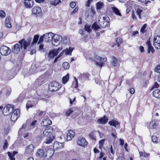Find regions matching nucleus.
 <instances>
[{
    "label": "nucleus",
    "mask_w": 160,
    "mask_h": 160,
    "mask_svg": "<svg viewBox=\"0 0 160 160\" xmlns=\"http://www.w3.org/2000/svg\"><path fill=\"white\" fill-rule=\"evenodd\" d=\"M110 21L109 17L107 16L99 18L98 22L99 25L103 28L108 27Z\"/></svg>",
    "instance_id": "1"
},
{
    "label": "nucleus",
    "mask_w": 160,
    "mask_h": 160,
    "mask_svg": "<svg viewBox=\"0 0 160 160\" xmlns=\"http://www.w3.org/2000/svg\"><path fill=\"white\" fill-rule=\"evenodd\" d=\"M39 37V35H35L33 39L32 42H31L30 47L28 48V51L30 52L31 55H32L36 52V49L35 46V44L38 42Z\"/></svg>",
    "instance_id": "2"
},
{
    "label": "nucleus",
    "mask_w": 160,
    "mask_h": 160,
    "mask_svg": "<svg viewBox=\"0 0 160 160\" xmlns=\"http://www.w3.org/2000/svg\"><path fill=\"white\" fill-rule=\"evenodd\" d=\"M32 38H28L26 40L23 39L19 42V43L21 46V48H23L24 50L26 49L28 47V48L30 47Z\"/></svg>",
    "instance_id": "3"
},
{
    "label": "nucleus",
    "mask_w": 160,
    "mask_h": 160,
    "mask_svg": "<svg viewBox=\"0 0 160 160\" xmlns=\"http://www.w3.org/2000/svg\"><path fill=\"white\" fill-rule=\"evenodd\" d=\"M61 87V85L55 81H52L48 85V89L52 92H55L58 91Z\"/></svg>",
    "instance_id": "4"
},
{
    "label": "nucleus",
    "mask_w": 160,
    "mask_h": 160,
    "mask_svg": "<svg viewBox=\"0 0 160 160\" xmlns=\"http://www.w3.org/2000/svg\"><path fill=\"white\" fill-rule=\"evenodd\" d=\"M63 41L62 36L59 34H54L52 39V44L53 46H58L61 44Z\"/></svg>",
    "instance_id": "5"
},
{
    "label": "nucleus",
    "mask_w": 160,
    "mask_h": 160,
    "mask_svg": "<svg viewBox=\"0 0 160 160\" xmlns=\"http://www.w3.org/2000/svg\"><path fill=\"white\" fill-rule=\"evenodd\" d=\"M14 105L12 104H8L6 105L2 110V113L5 116L9 115L13 110Z\"/></svg>",
    "instance_id": "6"
},
{
    "label": "nucleus",
    "mask_w": 160,
    "mask_h": 160,
    "mask_svg": "<svg viewBox=\"0 0 160 160\" xmlns=\"http://www.w3.org/2000/svg\"><path fill=\"white\" fill-rule=\"evenodd\" d=\"M53 132V128L50 126H48L45 127V129L43 131V135L44 137H48L52 136Z\"/></svg>",
    "instance_id": "7"
},
{
    "label": "nucleus",
    "mask_w": 160,
    "mask_h": 160,
    "mask_svg": "<svg viewBox=\"0 0 160 160\" xmlns=\"http://www.w3.org/2000/svg\"><path fill=\"white\" fill-rule=\"evenodd\" d=\"M11 52V49L5 46H2L0 48V53L2 55H7Z\"/></svg>",
    "instance_id": "8"
},
{
    "label": "nucleus",
    "mask_w": 160,
    "mask_h": 160,
    "mask_svg": "<svg viewBox=\"0 0 160 160\" xmlns=\"http://www.w3.org/2000/svg\"><path fill=\"white\" fill-rule=\"evenodd\" d=\"M95 58L97 60L99 61V62H98L97 61H96V64L97 66H100L101 68L103 66L104 64L103 62H106L107 60V58H102L97 55H95Z\"/></svg>",
    "instance_id": "9"
},
{
    "label": "nucleus",
    "mask_w": 160,
    "mask_h": 160,
    "mask_svg": "<svg viewBox=\"0 0 160 160\" xmlns=\"http://www.w3.org/2000/svg\"><path fill=\"white\" fill-rule=\"evenodd\" d=\"M34 146L32 144H30L26 146L25 148L24 153L26 155H29L33 153Z\"/></svg>",
    "instance_id": "10"
},
{
    "label": "nucleus",
    "mask_w": 160,
    "mask_h": 160,
    "mask_svg": "<svg viewBox=\"0 0 160 160\" xmlns=\"http://www.w3.org/2000/svg\"><path fill=\"white\" fill-rule=\"evenodd\" d=\"M54 153V150L53 149L50 148L47 149L45 152L44 159L45 160H48L50 159Z\"/></svg>",
    "instance_id": "11"
},
{
    "label": "nucleus",
    "mask_w": 160,
    "mask_h": 160,
    "mask_svg": "<svg viewBox=\"0 0 160 160\" xmlns=\"http://www.w3.org/2000/svg\"><path fill=\"white\" fill-rule=\"evenodd\" d=\"M12 113L11 119L12 121L16 120L20 116V111L18 109H15L13 111Z\"/></svg>",
    "instance_id": "12"
},
{
    "label": "nucleus",
    "mask_w": 160,
    "mask_h": 160,
    "mask_svg": "<svg viewBox=\"0 0 160 160\" xmlns=\"http://www.w3.org/2000/svg\"><path fill=\"white\" fill-rule=\"evenodd\" d=\"M44 37V41L47 42H50L52 41L54 34L51 32L47 33L43 35Z\"/></svg>",
    "instance_id": "13"
},
{
    "label": "nucleus",
    "mask_w": 160,
    "mask_h": 160,
    "mask_svg": "<svg viewBox=\"0 0 160 160\" xmlns=\"http://www.w3.org/2000/svg\"><path fill=\"white\" fill-rule=\"evenodd\" d=\"M153 45L156 49H160V36H157L156 37H154Z\"/></svg>",
    "instance_id": "14"
},
{
    "label": "nucleus",
    "mask_w": 160,
    "mask_h": 160,
    "mask_svg": "<svg viewBox=\"0 0 160 160\" xmlns=\"http://www.w3.org/2000/svg\"><path fill=\"white\" fill-rule=\"evenodd\" d=\"M78 144L80 146L85 147L88 144V142L84 138L80 137L78 138L77 141Z\"/></svg>",
    "instance_id": "15"
},
{
    "label": "nucleus",
    "mask_w": 160,
    "mask_h": 160,
    "mask_svg": "<svg viewBox=\"0 0 160 160\" xmlns=\"http://www.w3.org/2000/svg\"><path fill=\"white\" fill-rule=\"evenodd\" d=\"M24 5L27 8H31L34 5V2L33 0H24Z\"/></svg>",
    "instance_id": "16"
},
{
    "label": "nucleus",
    "mask_w": 160,
    "mask_h": 160,
    "mask_svg": "<svg viewBox=\"0 0 160 160\" xmlns=\"http://www.w3.org/2000/svg\"><path fill=\"white\" fill-rule=\"evenodd\" d=\"M52 124L51 121L48 118L43 119L41 123V126L46 127L49 126L48 125Z\"/></svg>",
    "instance_id": "17"
},
{
    "label": "nucleus",
    "mask_w": 160,
    "mask_h": 160,
    "mask_svg": "<svg viewBox=\"0 0 160 160\" xmlns=\"http://www.w3.org/2000/svg\"><path fill=\"white\" fill-rule=\"evenodd\" d=\"M158 121L156 120L152 119L150 122L149 125V128L151 129H155L158 127Z\"/></svg>",
    "instance_id": "18"
},
{
    "label": "nucleus",
    "mask_w": 160,
    "mask_h": 160,
    "mask_svg": "<svg viewBox=\"0 0 160 160\" xmlns=\"http://www.w3.org/2000/svg\"><path fill=\"white\" fill-rule=\"evenodd\" d=\"M75 135V133L71 130H69L67 134V140L69 141L73 138Z\"/></svg>",
    "instance_id": "19"
},
{
    "label": "nucleus",
    "mask_w": 160,
    "mask_h": 160,
    "mask_svg": "<svg viewBox=\"0 0 160 160\" xmlns=\"http://www.w3.org/2000/svg\"><path fill=\"white\" fill-rule=\"evenodd\" d=\"M146 44L148 46V52L149 53L151 52L152 53H153L154 51V49L151 45L150 39L147 42Z\"/></svg>",
    "instance_id": "20"
},
{
    "label": "nucleus",
    "mask_w": 160,
    "mask_h": 160,
    "mask_svg": "<svg viewBox=\"0 0 160 160\" xmlns=\"http://www.w3.org/2000/svg\"><path fill=\"white\" fill-rule=\"evenodd\" d=\"M108 119L105 116H104L103 118H100L97 120L99 124H104L108 121Z\"/></svg>",
    "instance_id": "21"
},
{
    "label": "nucleus",
    "mask_w": 160,
    "mask_h": 160,
    "mask_svg": "<svg viewBox=\"0 0 160 160\" xmlns=\"http://www.w3.org/2000/svg\"><path fill=\"white\" fill-rule=\"evenodd\" d=\"M32 11L33 14L37 15L41 14L42 12V10L40 7H35L32 9Z\"/></svg>",
    "instance_id": "22"
},
{
    "label": "nucleus",
    "mask_w": 160,
    "mask_h": 160,
    "mask_svg": "<svg viewBox=\"0 0 160 160\" xmlns=\"http://www.w3.org/2000/svg\"><path fill=\"white\" fill-rule=\"evenodd\" d=\"M64 144L63 143H59V142H55L53 145V148L55 149L58 148H63Z\"/></svg>",
    "instance_id": "23"
},
{
    "label": "nucleus",
    "mask_w": 160,
    "mask_h": 160,
    "mask_svg": "<svg viewBox=\"0 0 160 160\" xmlns=\"http://www.w3.org/2000/svg\"><path fill=\"white\" fill-rule=\"evenodd\" d=\"M20 45L19 43H16L14 46L13 48H12V51L14 53H18L19 52L21 48Z\"/></svg>",
    "instance_id": "24"
},
{
    "label": "nucleus",
    "mask_w": 160,
    "mask_h": 160,
    "mask_svg": "<svg viewBox=\"0 0 160 160\" xmlns=\"http://www.w3.org/2000/svg\"><path fill=\"white\" fill-rule=\"evenodd\" d=\"M58 53V50H54L49 52L48 57L51 58H52L55 56H57Z\"/></svg>",
    "instance_id": "25"
},
{
    "label": "nucleus",
    "mask_w": 160,
    "mask_h": 160,
    "mask_svg": "<svg viewBox=\"0 0 160 160\" xmlns=\"http://www.w3.org/2000/svg\"><path fill=\"white\" fill-rule=\"evenodd\" d=\"M89 75V74L88 73H84L81 74L79 76V78L82 80L85 81L88 79Z\"/></svg>",
    "instance_id": "26"
},
{
    "label": "nucleus",
    "mask_w": 160,
    "mask_h": 160,
    "mask_svg": "<svg viewBox=\"0 0 160 160\" xmlns=\"http://www.w3.org/2000/svg\"><path fill=\"white\" fill-rule=\"evenodd\" d=\"M37 156L40 157H43L44 159V157L45 156V152L43 149H39L37 152Z\"/></svg>",
    "instance_id": "27"
},
{
    "label": "nucleus",
    "mask_w": 160,
    "mask_h": 160,
    "mask_svg": "<svg viewBox=\"0 0 160 160\" xmlns=\"http://www.w3.org/2000/svg\"><path fill=\"white\" fill-rule=\"evenodd\" d=\"M157 134H158L159 136H158V137L160 138V132H159L157 133L155 132L154 133V135H153L152 137V141L153 142L157 143L158 142V138L156 136Z\"/></svg>",
    "instance_id": "28"
},
{
    "label": "nucleus",
    "mask_w": 160,
    "mask_h": 160,
    "mask_svg": "<svg viewBox=\"0 0 160 160\" xmlns=\"http://www.w3.org/2000/svg\"><path fill=\"white\" fill-rule=\"evenodd\" d=\"M74 48L69 47V48H67L66 49L62 51V52H65L66 55H71L72 52L74 49Z\"/></svg>",
    "instance_id": "29"
},
{
    "label": "nucleus",
    "mask_w": 160,
    "mask_h": 160,
    "mask_svg": "<svg viewBox=\"0 0 160 160\" xmlns=\"http://www.w3.org/2000/svg\"><path fill=\"white\" fill-rule=\"evenodd\" d=\"M108 123L114 127L116 128H117L119 126L120 124L117 121L115 120H112L109 122Z\"/></svg>",
    "instance_id": "30"
},
{
    "label": "nucleus",
    "mask_w": 160,
    "mask_h": 160,
    "mask_svg": "<svg viewBox=\"0 0 160 160\" xmlns=\"http://www.w3.org/2000/svg\"><path fill=\"white\" fill-rule=\"evenodd\" d=\"M47 138L45 141V142L46 144H49L54 139V136L53 135L50 137H47Z\"/></svg>",
    "instance_id": "31"
},
{
    "label": "nucleus",
    "mask_w": 160,
    "mask_h": 160,
    "mask_svg": "<svg viewBox=\"0 0 160 160\" xmlns=\"http://www.w3.org/2000/svg\"><path fill=\"white\" fill-rule=\"evenodd\" d=\"M153 96L157 98H160V90L156 89L152 92Z\"/></svg>",
    "instance_id": "32"
},
{
    "label": "nucleus",
    "mask_w": 160,
    "mask_h": 160,
    "mask_svg": "<svg viewBox=\"0 0 160 160\" xmlns=\"http://www.w3.org/2000/svg\"><path fill=\"white\" fill-rule=\"evenodd\" d=\"M103 7L104 4L101 2H98L96 3V7L98 11H100L101 9Z\"/></svg>",
    "instance_id": "33"
},
{
    "label": "nucleus",
    "mask_w": 160,
    "mask_h": 160,
    "mask_svg": "<svg viewBox=\"0 0 160 160\" xmlns=\"http://www.w3.org/2000/svg\"><path fill=\"white\" fill-rule=\"evenodd\" d=\"M142 10L143 8L140 6H138L136 9L137 14L138 15V17L140 19H141V14L142 12Z\"/></svg>",
    "instance_id": "34"
},
{
    "label": "nucleus",
    "mask_w": 160,
    "mask_h": 160,
    "mask_svg": "<svg viewBox=\"0 0 160 160\" xmlns=\"http://www.w3.org/2000/svg\"><path fill=\"white\" fill-rule=\"evenodd\" d=\"M112 58L111 65L113 66H117L118 65L117 58L114 56H112Z\"/></svg>",
    "instance_id": "35"
},
{
    "label": "nucleus",
    "mask_w": 160,
    "mask_h": 160,
    "mask_svg": "<svg viewBox=\"0 0 160 160\" xmlns=\"http://www.w3.org/2000/svg\"><path fill=\"white\" fill-rule=\"evenodd\" d=\"M18 152L16 151H13L12 153L10 152H8V154L10 160H15V158L14 156Z\"/></svg>",
    "instance_id": "36"
},
{
    "label": "nucleus",
    "mask_w": 160,
    "mask_h": 160,
    "mask_svg": "<svg viewBox=\"0 0 160 160\" xmlns=\"http://www.w3.org/2000/svg\"><path fill=\"white\" fill-rule=\"evenodd\" d=\"M111 9L115 14L120 17L122 16V15L120 13L119 10L117 8L114 7H111Z\"/></svg>",
    "instance_id": "37"
},
{
    "label": "nucleus",
    "mask_w": 160,
    "mask_h": 160,
    "mask_svg": "<svg viewBox=\"0 0 160 160\" xmlns=\"http://www.w3.org/2000/svg\"><path fill=\"white\" fill-rule=\"evenodd\" d=\"M11 20V18L10 17H8L6 18L5 22V25L8 28H11L12 25L10 22Z\"/></svg>",
    "instance_id": "38"
},
{
    "label": "nucleus",
    "mask_w": 160,
    "mask_h": 160,
    "mask_svg": "<svg viewBox=\"0 0 160 160\" xmlns=\"http://www.w3.org/2000/svg\"><path fill=\"white\" fill-rule=\"evenodd\" d=\"M69 79V74H67L66 75L63 77L62 79V82L64 84H66Z\"/></svg>",
    "instance_id": "39"
},
{
    "label": "nucleus",
    "mask_w": 160,
    "mask_h": 160,
    "mask_svg": "<svg viewBox=\"0 0 160 160\" xmlns=\"http://www.w3.org/2000/svg\"><path fill=\"white\" fill-rule=\"evenodd\" d=\"M61 2L60 0H51L50 4L54 6H56Z\"/></svg>",
    "instance_id": "40"
},
{
    "label": "nucleus",
    "mask_w": 160,
    "mask_h": 160,
    "mask_svg": "<svg viewBox=\"0 0 160 160\" xmlns=\"http://www.w3.org/2000/svg\"><path fill=\"white\" fill-rule=\"evenodd\" d=\"M84 30V31H87L88 33L90 32L91 31V25L87 24L85 25Z\"/></svg>",
    "instance_id": "41"
},
{
    "label": "nucleus",
    "mask_w": 160,
    "mask_h": 160,
    "mask_svg": "<svg viewBox=\"0 0 160 160\" xmlns=\"http://www.w3.org/2000/svg\"><path fill=\"white\" fill-rule=\"evenodd\" d=\"M75 81H73L72 84V86L75 88H77L78 87V82L77 79L75 77Z\"/></svg>",
    "instance_id": "42"
},
{
    "label": "nucleus",
    "mask_w": 160,
    "mask_h": 160,
    "mask_svg": "<svg viewBox=\"0 0 160 160\" xmlns=\"http://www.w3.org/2000/svg\"><path fill=\"white\" fill-rule=\"evenodd\" d=\"M62 66L65 69H68L70 67L69 63L67 62H65L63 63Z\"/></svg>",
    "instance_id": "43"
},
{
    "label": "nucleus",
    "mask_w": 160,
    "mask_h": 160,
    "mask_svg": "<svg viewBox=\"0 0 160 160\" xmlns=\"http://www.w3.org/2000/svg\"><path fill=\"white\" fill-rule=\"evenodd\" d=\"M116 41L117 42V47H119L120 44H121L122 42V39L120 37L118 38L116 40Z\"/></svg>",
    "instance_id": "44"
},
{
    "label": "nucleus",
    "mask_w": 160,
    "mask_h": 160,
    "mask_svg": "<svg viewBox=\"0 0 160 160\" xmlns=\"http://www.w3.org/2000/svg\"><path fill=\"white\" fill-rule=\"evenodd\" d=\"M92 28L95 30H97L100 28V27L95 22L92 24Z\"/></svg>",
    "instance_id": "45"
},
{
    "label": "nucleus",
    "mask_w": 160,
    "mask_h": 160,
    "mask_svg": "<svg viewBox=\"0 0 160 160\" xmlns=\"http://www.w3.org/2000/svg\"><path fill=\"white\" fill-rule=\"evenodd\" d=\"M147 25L146 24H144L140 30V32L142 33H144L146 32V30H145L146 28L147 27Z\"/></svg>",
    "instance_id": "46"
},
{
    "label": "nucleus",
    "mask_w": 160,
    "mask_h": 160,
    "mask_svg": "<svg viewBox=\"0 0 160 160\" xmlns=\"http://www.w3.org/2000/svg\"><path fill=\"white\" fill-rule=\"evenodd\" d=\"M37 122V120H34L32 122L30 126V129H32L35 128V125Z\"/></svg>",
    "instance_id": "47"
},
{
    "label": "nucleus",
    "mask_w": 160,
    "mask_h": 160,
    "mask_svg": "<svg viewBox=\"0 0 160 160\" xmlns=\"http://www.w3.org/2000/svg\"><path fill=\"white\" fill-rule=\"evenodd\" d=\"M104 142V139H102L99 142V148L100 149H101L103 146V145Z\"/></svg>",
    "instance_id": "48"
},
{
    "label": "nucleus",
    "mask_w": 160,
    "mask_h": 160,
    "mask_svg": "<svg viewBox=\"0 0 160 160\" xmlns=\"http://www.w3.org/2000/svg\"><path fill=\"white\" fill-rule=\"evenodd\" d=\"M43 40L44 41V37L43 35L40 37L38 44H39V43L42 42Z\"/></svg>",
    "instance_id": "49"
},
{
    "label": "nucleus",
    "mask_w": 160,
    "mask_h": 160,
    "mask_svg": "<svg viewBox=\"0 0 160 160\" xmlns=\"http://www.w3.org/2000/svg\"><path fill=\"white\" fill-rule=\"evenodd\" d=\"M154 71L156 72L160 73V65L156 66L155 68Z\"/></svg>",
    "instance_id": "50"
},
{
    "label": "nucleus",
    "mask_w": 160,
    "mask_h": 160,
    "mask_svg": "<svg viewBox=\"0 0 160 160\" xmlns=\"http://www.w3.org/2000/svg\"><path fill=\"white\" fill-rule=\"evenodd\" d=\"M73 111L71 109H70L66 112V115L67 116H69L70 115V114L73 112Z\"/></svg>",
    "instance_id": "51"
},
{
    "label": "nucleus",
    "mask_w": 160,
    "mask_h": 160,
    "mask_svg": "<svg viewBox=\"0 0 160 160\" xmlns=\"http://www.w3.org/2000/svg\"><path fill=\"white\" fill-rule=\"evenodd\" d=\"M6 14L5 12L2 10H0V17L2 18L5 17Z\"/></svg>",
    "instance_id": "52"
},
{
    "label": "nucleus",
    "mask_w": 160,
    "mask_h": 160,
    "mask_svg": "<svg viewBox=\"0 0 160 160\" xmlns=\"http://www.w3.org/2000/svg\"><path fill=\"white\" fill-rule=\"evenodd\" d=\"M8 143L7 142V141L6 140H4V145L3 146V147L4 149H6L8 147Z\"/></svg>",
    "instance_id": "53"
},
{
    "label": "nucleus",
    "mask_w": 160,
    "mask_h": 160,
    "mask_svg": "<svg viewBox=\"0 0 160 160\" xmlns=\"http://www.w3.org/2000/svg\"><path fill=\"white\" fill-rule=\"evenodd\" d=\"M138 1L142 3L145 2L146 4H147L151 2L150 1H148L146 2L147 0H137Z\"/></svg>",
    "instance_id": "54"
},
{
    "label": "nucleus",
    "mask_w": 160,
    "mask_h": 160,
    "mask_svg": "<svg viewBox=\"0 0 160 160\" xmlns=\"http://www.w3.org/2000/svg\"><path fill=\"white\" fill-rule=\"evenodd\" d=\"M159 87V85L158 83L157 82H156L155 83L154 85L153 86L151 89V90H152V89L154 88H158Z\"/></svg>",
    "instance_id": "55"
},
{
    "label": "nucleus",
    "mask_w": 160,
    "mask_h": 160,
    "mask_svg": "<svg viewBox=\"0 0 160 160\" xmlns=\"http://www.w3.org/2000/svg\"><path fill=\"white\" fill-rule=\"evenodd\" d=\"M70 7L72 8H74L75 6H76V3L74 2H71L70 4Z\"/></svg>",
    "instance_id": "56"
},
{
    "label": "nucleus",
    "mask_w": 160,
    "mask_h": 160,
    "mask_svg": "<svg viewBox=\"0 0 160 160\" xmlns=\"http://www.w3.org/2000/svg\"><path fill=\"white\" fill-rule=\"evenodd\" d=\"M91 16L92 17H93L94 15H95L96 12L94 9H92L91 11H90Z\"/></svg>",
    "instance_id": "57"
},
{
    "label": "nucleus",
    "mask_w": 160,
    "mask_h": 160,
    "mask_svg": "<svg viewBox=\"0 0 160 160\" xmlns=\"http://www.w3.org/2000/svg\"><path fill=\"white\" fill-rule=\"evenodd\" d=\"M78 7H76L74 9V10L71 12V15L74 14L78 11Z\"/></svg>",
    "instance_id": "58"
},
{
    "label": "nucleus",
    "mask_w": 160,
    "mask_h": 160,
    "mask_svg": "<svg viewBox=\"0 0 160 160\" xmlns=\"http://www.w3.org/2000/svg\"><path fill=\"white\" fill-rule=\"evenodd\" d=\"M138 33V31H133L132 32V36L135 37L136 35Z\"/></svg>",
    "instance_id": "59"
},
{
    "label": "nucleus",
    "mask_w": 160,
    "mask_h": 160,
    "mask_svg": "<svg viewBox=\"0 0 160 160\" xmlns=\"http://www.w3.org/2000/svg\"><path fill=\"white\" fill-rule=\"evenodd\" d=\"M92 0H88L87 2V3L86 5V6L88 7H90V3L92 2Z\"/></svg>",
    "instance_id": "60"
},
{
    "label": "nucleus",
    "mask_w": 160,
    "mask_h": 160,
    "mask_svg": "<svg viewBox=\"0 0 160 160\" xmlns=\"http://www.w3.org/2000/svg\"><path fill=\"white\" fill-rule=\"evenodd\" d=\"M150 155V154L149 153H147L145 152H143V156L144 157H148Z\"/></svg>",
    "instance_id": "61"
},
{
    "label": "nucleus",
    "mask_w": 160,
    "mask_h": 160,
    "mask_svg": "<svg viewBox=\"0 0 160 160\" xmlns=\"http://www.w3.org/2000/svg\"><path fill=\"white\" fill-rule=\"evenodd\" d=\"M132 18L133 19L136 20H137V18H136V16H135L134 14V12H132Z\"/></svg>",
    "instance_id": "62"
},
{
    "label": "nucleus",
    "mask_w": 160,
    "mask_h": 160,
    "mask_svg": "<svg viewBox=\"0 0 160 160\" xmlns=\"http://www.w3.org/2000/svg\"><path fill=\"white\" fill-rule=\"evenodd\" d=\"M11 92V90L10 89H9V90L7 91L6 93V95L7 96H9L10 93Z\"/></svg>",
    "instance_id": "63"
},
{
    "label": "nucleus",
    "mask_w": 160,
    "mask_h": 160,
    "mask_svg": "<svg viewBox=\"0 0 160 160\" xmlns=\"http://www.w3.org/2000/svg\"><path fill=\"white\" fill-rule=\"evenodd\" d=\"M85 31L84 30H83V29H80L79 30V33L82 35H84L85 34L84 33Z\"/></svg>",
    "instance_id": "64"
}]
</instances>
